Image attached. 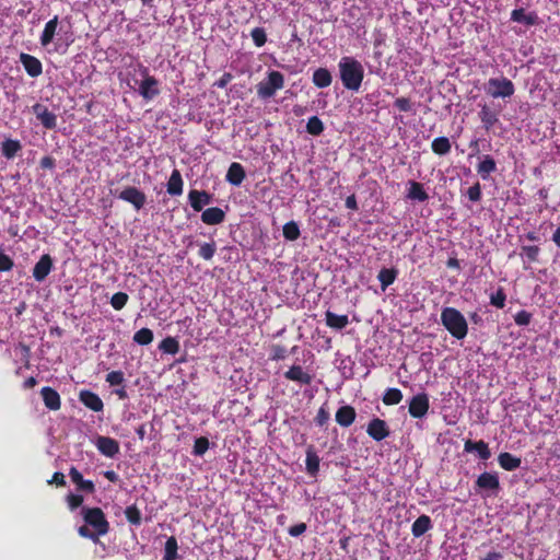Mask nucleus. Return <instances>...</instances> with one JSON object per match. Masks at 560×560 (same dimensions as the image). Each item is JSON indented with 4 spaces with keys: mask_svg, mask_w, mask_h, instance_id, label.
Instances as JSON below:
<instances>
[{
    "mask_svg": "<svg viewBox=\"0 0 560 560\" xmlns=\"http://www.w3.org/2000/svg\"><path fill=\"white\" fill-rule=\"evenodd\" d=\"M532 313L522 310L514 315V322L517 326H527L532 320Z\"/></svg>",
    "mask_w": 560,
    "mask_h": 560,
    "instance_id": "4d7b16f0",
    "label": "nucleus"
},
{
    "mask_svg": "<svg viewBox=\"0 0 560 560\" xmlns=\"http://www.w3.org/2000/svg\"><path fill=\"white\" fill-rule=\"evenodd\" d=\"M409 188L407 192V198L411 200H418L420 202L427 201L429 199V195L423 188V185L416 180H410L408 183Z\"/></svg>",
    "mask_w": 560,
    "mask_h": 560,
    "instance_id": "473e14b6",
    "label": "nucleus"
},
{
    "mask_svg": "<svg viewBox=\"0 0 560 560\" xmlns=\"http://www.w3.org/2000/svg\"><path fill=\"white\" fill-rule=\"evenodd\" d=\"M233 79V75L230 72H225L221 75V78L215 82V85L220 89H224Z\"/></svg>",
    "mask_w": 560,
    "mask_h": 560,
    "instance_id": "69168bd1",
    "label": "nucleus"
},
{
    "mask_svg": "<svg viewBox=\"0 0 560 560\" xmlns=\"http://www.w3.org/2000/svg\"><path fill=\"white\" fill-rule=\"evenodd\" d=\"M441 324L450 335L458 340L468 334V324L465 316L455 307L446 306L441 312Z\"/></svg>",
    "mask_w": 560,
    "mask_h": 560,
    "instance_id": "7ed1b4c3",
    "label": "nucleus"
},
{
    "mask_svg": "<svg viewBox=\"0 0 560 560\" xmlns=\"http://www.w3.org/2000/svg\"><path fill=\"white\" fill-rule=\"evenodd\" d=\"M106 382L110 386H120L125 382V376L121 371H112L106 375Z\"/></svg>",
    "mask_w": 560,
    "mask_h": 560,
    "instance_id": "5fc2aeb1",
    "label": "nucleus"
},
{
    "mask_svg": "<svg viewBox=\"0 0 560 560\" xmlns=\"http://www.w3.org/2000/svg\"><path fill=\"white\" fill-rule=\"evenodd\" d=\"M225 220V212L219 207L207 208L201 213V221L208 225H217Z\"/></svg>",
    "mask_w": 560,
    "mask_h": 560,
    "instance_id": "b1692460",
    "label": "nucleus"
},
{
    "mask_svg": "<svg viewBox=\"0 0 560 560\" xmlns=\"http://www.w3.org/2000/svg\"><path fill=\"white\" fill-rule=\"evenodd\" d=\"M497 171V163L494 159L485 154L481 158V161L477 165V173L482 179H488L490 174Z\"/></svg>",
    "mask_w": 560,
    "mask_h": 560,
    "instance_id": "a878e982",
    "label": "nucleus"
},
{
    "mask_svg": "<svg viewBox=\"0 0 560 560\" xmlns=\"http://www.w3.org/2000/svg\"><path fill=\"white\" fill-rule=\"evenodd\" d=\"M66 501L68 503L69 509L71 511H74L82 505L84 498L82 494L79 493H69L66 498Z\"/></svg>",
    "mask_w": 560,
    "mask_h": 560,
    "instance_id": "6e6d98bb",
    "label": "nucleus"
},
{
    "mask_svg": "<svg viewBox=\"0 0 560 560\" xmlns=\"http://www.w3.org/2000/svg\"><path fill=\"white\" fill-rule=\"evenodd\" d=\"M52 268V259L48 254L43 255L33 268L36 281H44Z\"/></svg>",
    "mask_w": 560,
    "mask_h": 560,
    "instance_id": "f3484780",
    "label": "nucleus"
},
{
    "mask_svg": "<svg viewBox=\"0 0 560 560\" xmlns=\"http://www.w3.org/2000/svg\"><path fill=\"white\" fill-rule=\"evenodd\" d=\"M432 521L429 515H420L411 526L413 537L419 538L432 528Z\"/></svg>",
    "mask_w": 560,
    "mask_h": 560,
    "instance_id": "cd10ccee",
    "label": "nucleus"
},
{
    "mask_svg": "<svg viewBox=\"0 0 560 560\" xmlns=\"http://www.w3.org/2000/svg\"><path fill=\"white\" fill-rule=\"evenodd\" d=\"M498 463L506 471H513L521 467L522 459L511 453L503 452L498 456Z\"/></svg>",
    "mask_w": 560,
    "mask_h": 560,
    "instance_id": "bb28decb",
    "label": "nucleus"
},
{
    "mask_svg": "<svg viewBox=\"0 0 560 560\" xmlns=\"http://www.w3.org/2000/svg\"><path fill=\"white\" fill-rule=\"evenodd\" d=\"M32 110L46 129L52 130L57 127V116L45 105L36 103L32 106Z\"/></svg>",
    "mask_w": 560,
    "mask_h": 560,
    "instance_id": "9d476101",
    "label": "nucleus"
},
{
    "mask_svg": "<svg viewBox=\"0 0 560 560\" xmlns=\"http://www.w3.org/2000/svg\"><path fill=\"white\" fill-rule=\"evenodd\" d=\"M59 23L58 15H55L51 20H49L42 32V35L39 37L40 45L43 47L48 46L55 38L57 34V26Z\"/></svg>",
    "mask_w": 560,
    "mask_h": 560,
    "instance_id": "393cba45",
    "label": "nucleus"
},
{
    "mask_svg": "<svg viewBox=\"0 0 560 560\" xmlns=\"http://www.w3.org/2000/svg\"><path fill=\"white\" fill-rule=\"evenodd\" d=\"M342 85L350 91H359L364 79V68L353 57H342L338 63Z\"/></svg>",
    "mask_w": 560,
    "mask_h": 560,
    "instance_id": "f03ea898",
    "label": "nucleus"
},
{
    "mask_svg": "<svg viewBox=\"0 0 560 560\" xmlns=\"http://www.w3.org/2000/svg\"><path fill=\"white\" fill-rule=\"evenodd\" d=\"M479 118L487 131L490 130L499 121L498 114L493 112L488 105L481 106Z\"/></svg>",
    "mask_w": 560,
    "mask_h": 560,
    "instance_id": "72a5a7b5",
    "label": "nucleus"
},
{
    "mask_svg": "<svg viewBox=\"0 0 560 560\" xmlns=\"http://www.w3.org/2000/svg\"><path fill=\"white\" fill-rule=\"evenodd\" d=\"M20 62L26 73L32 78H37L43 73V65L38 58L26 52L20 54Z\"/></svg>",
    "mask_w": 560,
    "mask_h": 560,
    "instance_id": "f8f14e48",
    "label": "nucleus"
},
{
    "mask_svg": "<svg viewBox=\"0 0 560 560\" xmlns=\"http://www.w3.org/2000/svg\"><path fill=\"white\" fill-rule=\"evenodd\" d=\"M69 476L71 481L77 486V490L85 493H94L95 485L92 480H86L83 478L82 474L72 466L69 470Z\"/></svg>",
    "mask_w": 560,
    "mask_h": 560,
    "instance_id": "dca6fc26",
    "label": "nucleus"
},
{
    "mask_svg": "<svg viewBox=\"0 0 560 560\" xmlns=\"http://www.w3.org/2000/svg\"><path fill=\"white\" fill-rule=\"evenodd\" d=\"M319 457L316 454L314 446L310 445L306 450L305 466L308 475L315 477L319 471Z\"/></svg>",
    "mask_w": 560,
    "mask_h": 560,
    "instance_id": "c756f323",
    "label": "nucleus"
},
{
    "mask_svg": "<svg viewBox=\"0 0 560 560\" xmlns=\"http://www.w3.org/2000/svg\"><path fill=\"white\" fill-rule=\"evenodd\" d=\"M153 331L150 328H141L133 335V341L140 346H148L153 341Z\"/></svg>",
    "mask_w": 560,
    "mask_h": 560,
    "instance_id": "a19ab883",
    "label": "nucleus"
},
{
    "mask_svg": "<svg viewBox=\"0 0 560 560\" xmlns=\"http://www.w3.org/2000/svg\"><path fill=\"white\" fill-rule=\"evenodd\" d=\"M312 81L318 89L327 88L332 82V75L326 68H318L313 72Z\"/></svg>",
    "mask_w": 560,
    "mask_h": 560,
    "instance_id": "2f4dec72",
    "label": "nucleus"
},
{
    "mask_svg": "<svg viewBox=\"0 0 560 560\" xmlns=\"http://www.w3.org/2000/svg\"><path fill=\"white\" fill-rule=\"evenodd\" d=\"M209 440L206 436H200L195 440L192 454L202 456L209 448Z\"/></svg>",
    "mask_w": 560,
    "mask_h": 560,
    "instance_id": "3c124183",
    "label": "nucleus"
},
{
    "mask_svg": "<svg viewBox=\"0 0 560 560\" xmlns=\"http://www.w3.org/2000/svg\"><path fill=\"white\" fill-rule=\"evenodd\" d=\"M464 451L467 453H470L474 451L477 452L479 458L482 460H487L491 457L490 448L483 440H480L477 442L467 440L464 444Z\"/></svg>",
    "mask_w": 560,
    "mask_h": 560,
    "instance_id": "5701e85b",
    "label": "nucleus"
},
{
    "mask_svg": "<svg viewBox=\"0 0 560 560\" xmlns=\"http://www.w3.org/2000/svg\"><path fill=\"white\" fill-rule=\"evenodd\" d=\"M289 354L288 349L282 345H271L269 347V359L271 361L284 360Z\"/></svg>",
    "mask_w": 560,
    "mask_h": 560,
    "instance_id": "a18cd8bd",
    "label": "nucleus"
},
{
    "mask_svg": "<svg viewBox=\"0 0 560 560\" xmlns=\"http://www.w3.org/2000/svg\"><path fill=\"white\" fill-rule=\"evenodd\" d=\"M213 196L206 190H197L191 189L188 192V200L190 207L196 211H202L205 206H208L212 202Z\"/></svg>",
    "mask_w": 560,
    "mask_h": 560,
    "instance_id": "9b49d317",
    "label": "nucleus"
},
{
    "mask_svg": "<svg viewBox=\"0 0 560 560\" xmlns=\"http://www.w3.org/2000/svg\"><path fill=\"white\" fill-rule=\"evenodd\" d=\"M355 409L350 405H345L337 409L335 420L340 427L348 428L355 421Z\"/></svg>",
    "mask_w": 560,
    "mask_h": 560,
    "instance_id": "412c9836",
    "label": "nucleus"
},
{
    "mask_svg": "<svg viewBox=\"0 0 560 560\" xmlns=\"http://www.w3.org/2000/svg\"><path fill=\"white\" fill-rule=\"evenodd\" d=\"M39 165L43 170H54L56 161L52 156L46 155L40 159Z\"/></svg>",
    "mask_w": 560,
    "mask_h": 560,
    "instance_id": "e2e57ef3",
    "label": "nucleus"
},
{
    "mask_svg": "<svg viewBox=\"0 0 560 560\" xmlns=\"http://www.w3.org/2000/svg\"><path fill=\"white\" fill-rule=\"evenodd\" d=\"M476 487L481 490L498 491L500 489L499 477L494 472L485 471L478 476Z\"/></svg>",
    "mask_w": 560,
    "mask_h": 560,
    "instance_id": "aec40b11",
    "label": "nucleus"
},
{
    "mask_svg": "<svg viewBox=\"0 0 560 560\" xmlns=\"http://www.w3.org/2000/svg\"><path fill=\"white\" fill-rule=\"evenodd\" d=\"M252 39L257 47H262L267 42V34L265 28L255 27L250 32Z\"/></svg>",
    "mask_w": 560,
    "mask_h": 560,
    "instance_id": "603ef678",
    "label": "nucleus"
},
{
    "mask_svg": "<svg viewBox=\"0 0 560 560\" xmlns=\"http://www.w3.org/2000/svg\"><path fill=\"white\" fill-rule=\"evenodd\" d=\"M402 393L398 388H387L383 395V402L386 406L398 405L402 400Z\"/></svg>",
    "mask_w": 560,
    "mask_h": 560,
    "instance_id": "ea45409f",
    "label": "nucleus"
},
{
    "mask_svg": "<svg viewBox=\"0 0 560 560\" xmlns=\"http://www.w3.org/2000/svg\"><path fill=\"white\" fill-rule=\"evenodd\" d=\"M118 198L131 203L136 210L143 208L147 201L145 194L133 186L126 187L124 190H121L118 195Z\"/></svg>",
    "mask_w": 560,
    "mask_h": 560,
    "instance_id": "6e6552de",
    "label": "nucleus"
},
{
    "mask_svg": "<svg viewBox=\"0 0 560 560\" xmlns=\"http://www.w3.org/2000/svg\"><path fill=\"white\" fill-rule=\"evenodd\" d=\"M125 516H126L127 521L132 525L138 526L141 524V521H142L141 512L136 504H132V505H129L126 508Z\"/></svg>",
    "mask_w": 560,
    "mask_h": 560,
    "instance_id": "c03bdc74",
    "label": "nucleus"
},
{
    "mask_svg": "<svg viewBox=\"0 0 560 560\" xmlns=\"http://www.w3.org/2000/svg\"><path fill=\"white\" fill-rule=\"evenodd\" d=\"M284 378L288 381L295 382L300 385H310L313 381V376L305 372L301 365H292L290 369L284 372Z\"/></svg>",
    "mask_w": 560,
    "mask_h": 560,
    "instance_id": "4468645a",
    "label": "nucleus"
},
{
    "mask_svg": "<svg viewBox=\"0 0 560 560\" xmlns=\"http://www.w3.org/2000/svg\"><path fill=\"white\" fill-rule=\"evenodd\" d=\"M511 20L527 26H534L539 23V18L536 12H526L523 8L514 9L511 12Z\"/></svg>",
    "mask_w": 560,
    "mask_h": 560,
    "instance_id": "4be33fe9",
    "label": "nucleus"
},
{
    "mask_svg": "<svg viewBox=\"0 0 560 560\" xmlns=\"http://www.w3.org/2000/svg\"><path fill=\"white\" fill-rule=\"evenodd\" d=\"M398 270L395 268H382L377 275L382 291L384 292L397 279Z\"/></svg>",
    "mask_w": 560,
    "mask_h": 560,
    "instance_id": "f704fd0d",
    "label": "nucleus"
},
{
    "mask_svg": "<svg viewBox=\"0 0 560 560\" xmlns=\"http://www.w3.org/2000/svg\"><path fill=\"white\" fill-rule=\"evenodd\" d=\"M13 260L0 250V271H9L13 268Z\"/></svg>",
    "mask_w": 560,
    "mask_h": 560,
    "instance_id": "052dcab7",
    "label": "nucleus"
},
{
    "mask_svg": "<svg viewBox=\"0 0 560 560\" xmlns=\"http://www.w3.org/2000/svg\"><path fill=\"white\" fill-rule=\"evenodd\" d=\"M49 485L55 483L57 487H65L66 486V479L65 475L60 471H56L51 479L48 481Z\"/></svg>",
    "mask_w": 560,
    "mask_h": 560,
    "instance_id": "0e129e2a",
    "label": "nucleus"
},
{
    "mask_svg": "<svg viewBox=\"0 0 560 560\" xmlns=\"http://www.w3.org/2000/svg\"><path fill=\"white\" fill-rule=\"evenodd\" d=\"M467 197L472 202L480 201V199H481V186H480V184L478 182L476 184H474L471 187L468 188Z\"/></svg>",
    "mask_w": 560,
    "mask_h": 560,
    "instance_id": "bf43d9fd",
    "label": "nucleus"
},
{
    "mask_svg": "<svg viewBox=\"0 0 560 560\" xmlns=\"http://www.w3.org/2000/svg\"><path fill=\"white\" fill-rule=\"evenodd\" d=\"M217 252V245L215 242L212 241L210 243H202L200 244L198 255L205 260H210L213 258L214 254Z\"/></svg>",
    "mask_w": 560,
    "mask_h": 560,
    "instance_id": "49530a36",
    "label": "nucleus"
},
{
    "mask_svg": "<svg viewBox=\"0 0 560 560\" xmlns=\"http://www.w3.org/2000/svg\"><path fill=\"white\" fill-rule=\"evenodd\" d=\"M451 141L446 137H438L431 143L432 151L438 155H446L451 152Z\"/></svg>",
    "mask_w": 560,
    "mask_h": 560,
    "instance_id": "4c0bfd02",
    "label": "nucleus"
},
{
    "mask_svg": "<svg viewBox=\"0 0 560 560\" xmlns=\"http://www.w3.org/2000/svg\"><path fill=\"white\" fill-rule=\"evenodd\" d=\"M326 325L332 329L341 330L349 325L348 315H338L331 311L325 313Z\"/></svg>",
    "mask_w": 560,
    "mask_h": 560,
    "instance_id": "c85d7f7f",
    "label": "nucleus"
},
{
    "mask_svg": "<svg viewBox=\"0 0 560 560\" xmlns=\"http://www.w3.org/2000/svg\"><path fill=\"white\" fill-rule=\"evenodd\" d=\"M430 408L429 396L425 393H420L413 396L408 406L409 415L415 419L423 418Z\"/></svg>",
    "mask_w": 560,
    "mask_h": 560,
    "instance_id": "0eeeda50",
    "label": "nucleus"
},
{
    "mask_svg": "<svg viewBox=\"0 0 560 560\" xmlns=\"http://www.w3.org/2000/svg\"><path fill=\"white\" fill-rule=\"evenodd\" d=\"M366 433L371 439L380 442L389 436L390 430L385 420L373 418L368 424Z\"/></svg>",
    "mask_w": 560,
    "mask_h": 560,
    "instance_id": "1a4fd4ad",
    "label": "nucleus"
},
{
    "mask_svg": "<svg viewBox=\"0 0 560 560\" xmlns=\"http://www.w3.org/2000/svg\"><path fill=\"white\" fill-rule=\"evenodd\" d=\"M329 419H330V413H329V410L327 407V402H325L319 407L317 415L314 418V422L318 427H324L327 424Z\"/></svg>",
    "mask_w": 560,
    "mask_h": 560,
    "instance_id": "09e8293b",
    "label": "nucleus"
},
{
    "mask_svg": "<svg viewBox=\"0 0 560 560\" xmlns=\"http://www.w3.org/2000/svg\"><path fill=\"white\" fill-rule=\"evenodd\" d=\"M140 72L143 77L139 85V94L147 101L153 100L160 94L159 81L149 74V69L144 66H140Z\"/></svg>",
    "mask_w": 560,
    "mask_h": 560,
    "instance_id": "423d86ee",
    "label": "nucleus"
},
{
    "mask_svg": "<svg viewBox=\"0 0 560 560\" xmlns=\"http://www.w3.org/2000/svg\"><path fill=\"white\" fill-rule=\"evenodd\" d=\"M486 93L493 98L511 97L515 93L514 83L505 78H490L485 84Z\"/></svg>",
    "mask_w": 560,
    "mask_h": 560,
    "instance_id": "39448f33",
    "label": "nucleus"
},
{
    "mask_svg": "<svg viewBox=\"0 0 560 560\" xmlns=\"http://www.w3.org/2000/svg\"><path fill=\"white\" fill-rule=\"evenodd\" d=\"M503 555L500 551L491 550L488 551L483 557H480L479 560H502Z\"/></svg>",
    "mask_w": 560,
    "mask_h": 560,
    "instance_id": "338daca9",
    "label": "nucleus"
},
{
    "mask_svg": "<svg viewBox=\"0 0 560 560\" xmlns=\"http://www.w3.org/2000/svg\"><path fill=\"white\" fill-rule=\"evenodd\" d=\"M128 300H129V295L127 293L116 292L110 298V305L113 306L114 310L120 311L126 306Z\"/></svg>",
    "mask_w": 560,
    "mask_h": 560,
    "instance_id": "de8ad7c7",
    "label": "nucleus"
},
{
    "mask_svg": "<svg viewBox=\"0 0 560 560\" xmlns=\"http://www.w3.org/2000/svg\"><path fill=\"white\" fill-rule=\"evenodd\" d=\"M21 150L22 144L15 139H5L1 144V153L8 160L15 158Z\"/></svg>",
    "mask_w": 560,
    "mask_h": 560,
    "instance_id": "c9c22d12",
    "label": "nucleus"
},
{
    "mask_svg": "<svg viewBox=\"0 0 560 560\" xmlns=\"http://www.w3.org/2000/svg\"><path fill=\"white\" fill-rule=\"evenodd\" d=\"M40 395L46 408L52 411H57L61 407V399L58 392L49 386H45L40 390Z\"/></svg>",
    "mask_w": 560,
    "mask_h": 560,
    "instance_id": "6ab92c4d",
    "label": "nucleus"
},
{
    "mask_svg": "<svg viewBox=\"0 0 560 560\" xmlns=\"http://www.w3.org/2000/svg\"><path fill=\"white\" fill-rule=\"evenodd\" d=\"M159 349L164 353L175 355L180 349L179 341L174 337H166L160 342Z\"/></svg>",
    "mask_w": 560,
    "mask_h": 560,
    "instance_id": "58836bf2",
    "label": "nucleus"
},
{
    "mask_svg": "<svg viewBox=\"0 0 560 560\" xmlns=\"http://www.w3.org/2000/svg\"><path fill=\"white\" fill-rule=\"evenodd\" d=\"M346 207L350 210H358L359 207H358V202H357V198H355V195H350L346 198V202H345Z\"/></svg>",
    "mask_w": 560,
    "mask_h": 560,
    "instance_id": "774afa93",
    "label": "nucleus"
},
{
    "mask_svg": "<svg viewBox=\"0 0 560 560\" xmlns=\"http://www.w3.org/2000/svg\"><path fill=\"white\" fill-rule=\"evenodd\" d=\"M506 301V294L503 290V288H499L495 293H492L490 295V303L491 305L495 306L497 308H503L505 306Z\"/></svg>",
    "mask_w": 560,
    "mask_h": 560,
    "instance_id": "864d4df0",
    "label": "nucleus"
},
{
    "mask_svg": "<svg viewBox=\"0 0 560 560\" xmlns=\"http://www.w3.org/2000/svg\"><path fill=\"white\" fill-rule=\"evenodd\" d=\"M307 529V526L305 523H299L293 526H291L288 530L289 535L292 537H299L302 534H304Z\"/></svg>",
    "mask_w": 560,
    "mask_h": 560,
    "instance_id": "680f3d73",
    "label": "nucleus"
},
{
    "mask_svg": "<svg viewBox=\"0 0 560 560\" xmlns=\"http://www.w3.org/2000/svg\"><path fill=\"white\" fill-rule=\"evenodd\" d=\"M81 515L84 521V525L78 528L81 537L97 542L101 536L109 532V523L101 508L82 506Z\"/></svg>",
    "mask_w": 560,
    "mask_h": 560,
    "instance_id": "f257e3e1",
    "label": "nucleus"
},
{
    "mask_svg": "<svg viewBox=\"0 0 560 560\" xmlns=\"http://www.w3.org/2000/svg\"><path fill=\"white\" fill-rule=\"evenodd\" d=\"M306 131L312 136H319L324 131V124L317 116L308 118Z\"/></svg>",
    "mask_w": 560,
    "mask_h": 560,
    "instance_id": "37998d69",
    "label": "nucleus"
},
{
    "mask_svg": "<svg viewBox=\"0 0 560 560\" xmlns=\"http://www.w3.org/2000/svg\"><path fill=\"white\" fill-rule=\"evenodd\" d=\"M283 236L288 241H296L300 235V228L295 221H290L283 225Z\"/></svg>",
    "mask_w": 560,
    "mask_h": 560,
    "instance_id": "79ce46f5",
    "label": "nucleus"
},
{
    "mask_svg": "<svg viewBox=\"0 0 560 560\" xmlns=\"http://www.w3.org/2000/svg\"><path fill=\"white\" fill-rule=\"evenodd\" d=\"M178 558V544L175 536H170L164 546L162 560H176Z\"/></svg>",
    "mask_w": 560,
    "mask_h": 560,
    "instance_id": "e433bc0d",
    "label": "nucleus"
},
{
    "mask_svg": "<svg viewBox=\"0 0 560 560\" xmlns=\"http://www.w3.org/2000/svg\"><path fill=\"white\" fill-rule=\"evenodd\" d=\"M101 454L106 457H115L119 453V443L109 436H98L95 443Z\"/></svg>",
    "mask_w": 560,
    "mask_h": 560,
    "instance_id": "ddd939ff",
    "label": "nucleus"
},
{
    "mask_svg": "<svg viewBox=\"0 0 560 560\" xmlns=\"http://www.w3.org/2000/svg\"><path fill=\"white\" fill-rule=\"evenodd\" d=\"M183 178L177 168H174L167 182V192L171 196H179L183 194Z\"/></svg>",
    "mask_w": 560,
    "mask_h": 560,
    "instance_id": "7c9ffc66",
    "label": "nucleus"
},
{
    "mask_svg": "<svg viewBox=\"0 0 560 560\" xmlns=\"http://www.w3.org/2000/svg\"><path fill=\"white\" fill-rule=\"evenodd\" d=\"M283 86L284 75L280 71L271 70L267 73V78L257 84V95L262 100H268Z\"/></svg>",
    "mask_w": 560,
    "mask_h": 560,
    "instance_id": "20e7f679",
    "label": "nucleus"
},
{
    "mask_svg": "<svg viewBox=\"0 0 560 560\" xmlns=\"http://www.w3.org/2000/svg\"><path fill=\"white\" fill-rule=\"evenodd\" d=\"M79 400L90 410L94 412H100L104 409L103 400L100 396L92 390L82 389L79 393Z\"/></svg>",
    "mask_w": 560,
    "mask_h": 560,
    "instance_id": "2eb2a0df",
    "label": "nucleus"
},
{
    "mask_svg": "<svg viewBox=\"0 0 560 560\" xmlns=\"http://www.w3.org/2000/svg\"><path fill=\"white\" fill-rule=\"evenodd\" d=\"M245 177H246V172H245L244 166L241 163L233 162L230 164L226 175H225V180L229 184L236 186V187L241 186L242 183L244 182Z\"/></svg>",
    "mask_w": 560,
    "mask_h": 560,
    "instance_id": "a211bd4d",
    "label": "nucleus"
},
{
    "mask_svg": "<svg viewBox=\"0 0 560 560\" xmlns=\"http://www.w3.org/2000/svg\"><path fill=\"white\" fill-rule=\"evenodd\" d=\"M521 255H525L529 262L538 261L540 248L537 245H524L521 247Z\"/></svg>",
    "mask_w": 560,
    "mask_h": 560,
    "instance_id": "8fccbe9b",
    "label": "nucleus"
},
{
    "mask_svg": "<svg viewBox=\"0 0 560 560\" xmlns=\"http://www.w3.org/2000/svg\"><path fill=\"white\" fill-rule=\"evenodd\" d=\"M394 106L399 110L404 113L412 112V103L410 98L408 97H398L394 102Z\"/></svg>",
    "mask_w": 560,
    "mask_h": 560,
    "instance_id": "13d9d810",
    "label": "nucleus"
}]
</instances>
